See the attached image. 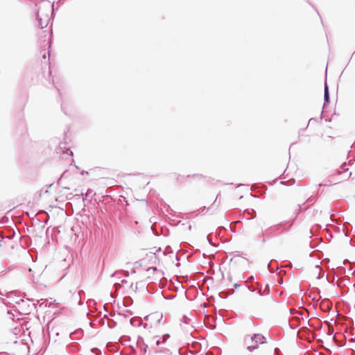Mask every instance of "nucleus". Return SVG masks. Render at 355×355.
<instances>
[{
  "label": "nucleus",
  "instance_id": "nucleus-1",
  "mask_svg": "<svg viewBox=\"0 0 355 355\" xmlns=\"http://www.w3.org/2000/svg\"><path fill=\"white\" fill-rule=\"evenodd\" d=\"M53 4H51L50 1H42L40 4L37 19L40 28H43L48 25L51 19L50 14L53 13Z\"/></svg>",
  "mask_w": 355,
  "mask_h": 355
},
{
  "label": "nucleus",
  "instance_id": "nucleus-2",
  "mask_svg": "<svg viewBox=\"0 0 355 355\" xmlns=\"http://www.w3.org/2000/svg\"><path fill=\"white\" fill-rule=\"evenodd\" d=\"M250 339L252 342L255 343L254 345H249L248 347V349L250 352H252L254 349H257L258 347V343L262 344L266 342L265 337L261 334H254L253 336H251Z\"/></svg>",
  "mask_w": 355,
  "mask_h": 355
},
{
  "label": "nucleus",
  "instance_id": "nucleus-3",
  "mask_svg": "<svg viewBox=\"0 0 355 355\" xmlns=\"http://www.w3.org/2000/svg\"><path fill=\"white\" fill-rule=\"evenodd\" d=\"M324 102L325 103H328L329 102V88H328V86H327V83H325V85H324Z\"/></svg>",
  "mask_w": 355,
  "mask_h": 355
},
{
  "label": "nucleus",
  "instance_id": "nucleus-4",
  "mask_svg": "<svg viewBox=\"0 0 355 355\" xmlns=\"http://www.w3.org/2000/svg\"><path fill=\"white\" fill-rule=\"evenodd\" d=\"M167 337H168V335H165V336H164L163 340H162V341L157 340V341L156 342V345H159L161 343H164L166 341V338Z\"/></svg>",
  "mask_w": 355,
  "mask_h": 355
},
{
  "label": "nucleus",
  "instance_id": "nucleus-5",
  "mask_svg": "<svg viewBox=\"0 0 355 355\" xmlns=\"http://www.w3.org/2000/svg\"><path fill=\"white\" fill-rule=\"evenodd\" d=\"M247 213L248 214H252V217H254L255 216V211L254 209H250V210H247Z\"/></svg>",
  "mask_w": 355,
  "mask_h": 355
},
{
  "label": "nucleus",
  "instance_id": "nucleus-6",
  "mask_svg": "<svg viewBox=\"0 0 355 355\" xmlns=\"http://www.w3.org/2000/svg\"><path fill=\"white\" fill-rule=\"evenodd\" d=\"M93 194V191L90 189H89L87 191V193L85 194V196L86 198L89 196L90 195Z\"/></svg>",
  "mask_w": 355,
  "mask_h": 355
},
{
  "label": "nucleus",
  "instance_id": "nucleus-7",
  "mask_svg": "<svg viewBox=\"0 0 355 355\" xmlns=\"http://www.w3.org/2000/svg\"><path fill=\"white\" fill-rule=\"evenodd\" d=\"M65 153L68 155H72V151L69 148H67Z\"/></svg>",
  "mask_w": 355,
  "mask_h": 355
},
{
  "label": "nucleus",
  "instance_id": "nucleus-8",
  "mask_svg": "<svg viewBox=\"0 0 355 355\" xmlns=\"http://www.w3.org/2000/svg\"><path fill=\"white\" fill-rule=\"evenodd\" d=\"M345 166H346V164L345 163V164H343L341 166V168H342L343 171H347V170H348V168H345Z\"/></svg>",
  "mask_w": 355,
  "mask_h": 355
},
{
  "label": "nucleus",
  "instance_id": "nucleus-9",
  "mask_svg": "<svg viewBox=\"0 0 355 355\" xmlns=\"http://www.w3.org/2000/svg\"><path fill=\"white\" fill-rule=\"evenodd\" d=\"M114 286L117 288L119 286H120V284L119 283H115Z\"/></svg>",
  "mask_w": 355,
  "mask_h": 355
},
{
  "label": "nucleus",
  "instance_id": "nucleus-10",
  "mask_svg": "<svg viewBox=\"0 0 355 355\" xmlns=\"http://www.w3.org/2000/svg\"><path fill=\"white\" fill-rule=\"evenodd\" d=\"M299 320L300 318L297 317V316L296 317H293V320Z\"/></svg>",
  "mask_w": 355,
  "mask_h": 355
},
{
  "label": "nucleus",
  "instance_id": "nucleus-11",
  "mask_svg": "<svg viewBox=\"0 0 355 355\" xmlns=\"http://www.w3.org/2000/svg\"><path fill=\"white\" fill-rule=\"evenodd\" d=\"M258 294H259V295H260V296L263 295V293H262V292H261V290L258 292Z\"/></svg>",
  "mask_w": 355,
  "mask_h": 355
},
{
  "label": "nucleus",
  "instance_id": "nucleus-12",
  "mask_svg": "<svg viewBox=\"0 0 355 355\" xmlns=\"http://www.w3.org/2000/svg\"><path fill=\"white\" fill-rule=\"evenodd\" d=\"M275 229H276V230H278V229H279V225H277V226L275 227Z\"/></svg>",
  "mask_w": 355,
  "mask_h": 355
},
{
  "label": "nucleus",
  "instance_id": "nucleus-13",
  "mask_svg": "<svg viewBox=\"0 0 355 355\" xmlns=\"http://www.w3.org/2000/svg\"><path fill=\"white\" fill-rule=\"evenodd\" d=\"M116 274V272H115V273L112 274V275H111V277H114Z\"/></svg>",
  "mask_w": 355,
  "mask_h": 355
},
{
  "label": "nucleus",
  "instance_id": "nucleus-14",
  "mask_svg": "<svg viewBox=\"0 0 355 355\" xmlns=\"http://www.w3.org/2000/svg\"><path fill=\"white\" fill-rule=\"evenodd\" d=\"M250 281H252V280L253 279V277H251L250 278Z\"/></svg>",
  "mask_w": 355,
  "mask_h": 355
},
{
  "label": "nucleus",
  "instance_id": "nucleus-15",
  "mask_svg": "<svg viewBox=\"0 0 355 355\" xmlns=\"http://www.w3.org/2000/svg\"><path fill=\"white\" fill-rule=\"evenodd\" d=\"M206 355H208L207 354Z\"/></svg>",
  "mask_w": 355,
  "mask_h": 355
}]
</instances>
